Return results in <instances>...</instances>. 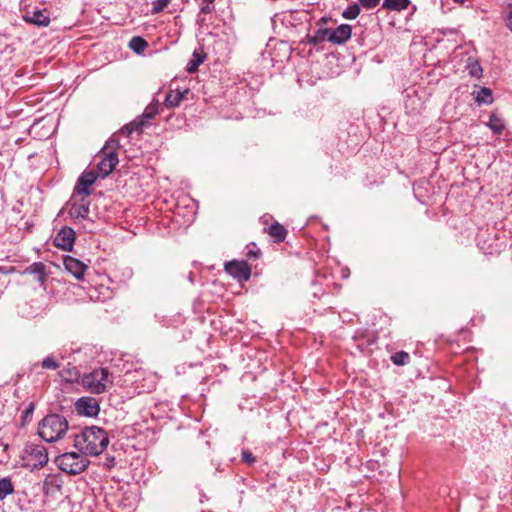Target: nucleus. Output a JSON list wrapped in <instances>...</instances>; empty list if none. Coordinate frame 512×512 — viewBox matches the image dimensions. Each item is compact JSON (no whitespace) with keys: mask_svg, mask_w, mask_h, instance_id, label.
<instances>
[{"mask_svg":"<svg viewBox=\"0 0 512 512\" xmlns=\"http://www.w3.org/2000/svg\"><path fill=\"white\" fill-rule=\"evenodd\" d=\"M42 367L44 369H52L55 370L59 367V363L53 357H46L42 361Z\"/></svg>","mask_w":512,"mask_h":512,"instance_id":"obj_31","label":"nucleus"},{"mask_svg":"<svg viewBox=\"0 0 512 512\" xmlns=\"http://www.w3.org/2000/svg\"><path fill=\"white\" fill-rule=\"evenodd\" d=\"M107 432L97 426L86 427L74 436V447L85 456H98L107 448Z\"/></svg>","mask_w":512,"mask_h":512,"instance_id":"obj_1","label":"nucleus"},{"mask_svg":"<svg viewBox=\"0 0 512 512\" xmlns=\"http://www.w3.org/2000/svg\"><path fill=\"white\" fill-rule=\"evenodd\" d=\"M90 200L88 196L73 194L69 203L68 214L74 220H83L88 217L90 211Z\"/></svg>","mask_w":512,"mask_h":512,"instance_id":"obj_6","label":"nucleus"},{"mask_svg":"<svg viewBox=\"0 0 512 512\" xmlns=\"http://www.w3.org/2000/svg\"><path fill=\"white\" fill-rule=\"evenodd\" d=\"M268 233L275 239V241L280 242L285 239L287 231L284 226L276 222L270 225Z\"/></svg>","mask_w":512,"mask_h":512,"instance_id":"obj_20","label":"nucleus"},{"mask_svg":"<svg viewBox=\"0 0 512 512\" xmlns=\"http://www.w3.org/2000/svg\"><path fill=\"white\" fill-rule=\"evenodd\" d=\"M170 3V0H154L152 2V14H158L163 11Z\"/></svg>","mask_w":512,"mask_h":512,"instance_id":"obj_30","label":"nucleus"},{"mask_svg":"<svg viewBox=\"0 0 512 512\" xmlns=\"http://www.w3.org/2000/svg\"><path fill=\"white\" fill-rule=\"evenodd\" d=\"M475 101L481 104H491L493 102L492 91L489 88H480L475 95Z\"/></svg>","mask_w":512,"mask_h":512,"instance_id":"obj_22","label":"nucleus"},{"mask_svg":"<svg viewBox=\"0 0 512 512\" xmlns=\"http://www.w3.org/2000/svg\"><path fill=\"white\" fill-rule=\"evenodd\" d=\"M120 146L119 141L117 139V135L114 134L107 142L106 145L102 148V152L114 151L118 149Z\"/></svg>","mask_w":512,"mask_h":512,"instance_id":"obj_29","label":"nucleus"},{"mask_svg":"<svg viewBox=\"0 0 512 512\" xmlns=\"http://www.w3.org/2000/svg\"><path fill=\"white\" fill-rule=\"evenodd\" d=\"M65 269L71 273L76 279H83L87 266L80 260L66 256L63 260Z\"/></svg>","mask_w":512,"mask_h":512,"instance_id":"obj_13","label":"nucleus"},{"mask_svg":"<svg viewBox=\"0 0 512 512\" xmlns=\"http://www.w3.org/2000/svg\"><path fill=\"white\" fill-rule=\"evenodd\" d=\"M213 2H214V0H203L202 6H201V12L205 13V14L211 13L214 9Z\"/></svg>","mask_w":512,"mask_h":512,"instance_id":"obj_33","label":"nucleus"},{"mask_svg":"<svg viewBox=\"0 0 512 512\" xmlns=\"http://www.w3.org/2000/svg\"><path fill=\"white\" fill-rule=\"evenodd\" d=\"M26 20L38 26L46 27L50 23V19L45 10H34L31 15L26 17Z\"/></svg>","mask_w":512,"mask_h":512,"instance_id":"obj_16","label":"nucleus"},{"mask_svg":"<svg viewBox=\"0 0 512 512\" xmlns=\"http://www.w3.org/2000/svg\"><path fill=\"white\" fill-rule=\"evenodd\" d=\"M58 467L71 475H77L85 471L90 461L82 453L67 452L56 458Z\"/></svg>","mask_w":512,"mask_h":512,"instance_id":"obj_4","label":"nucleus"},{"mask_svg":"<svg viewBox=\"0 0 512 512\" xmlns=\"http://www.w3.org/2000/svg\"><path fill=\"white\" fill-rule=\"evenodd\" d=\"M189 91L186 89L183 92L178 90H170L165 97L164 104L168 108H174L179 106L181 101L184 98V95L187 94Z\"/></svg>","mask_w":512,"mask_h":512,"instance_id":"obj_15","label":"nucleus"},{"mask_svg":"<svg viewBox=\"0 0 512 512\" xmlns=\"http://www.w3.org/2000/svg\"><path fill=\"white\" fill-rule=\"evenodd\" d=\"M488 126L493 131V133L501 134L502 131L505 129V122L500 116L492 114L490 116Z\"/></svg>","mask_w":512,"mask_h":512,"instance_id":"obj_24","label":"nucleus"},{"mask_svg":"<svg viewBox=\"0 0 512 512\" xmlns=\"http://www.w3.org/2000/svg\"><path fill=\"white\" fill-rule=\"evenodd\" d=\"M410 356L405 351L396 352L391 356V361L397 366L405 365L409 362Z\"/></svg>","mask_w":512,"mask_h":512,"instance_id":"obj_26","label":"nucleus"},{"mask_svg":"<svg viewBox=\"0 0 512 512\" xmlns=\"http://www.w3.org/2000/svg\"><path fill=\"white\" fill-rule=\"evenodd\" d=\"M456 3H459V4H464L465 2H467L468 0H454Z\"/></svg>","mask_w":512,"mask_h":512,"instance_id":"obj_40","label":"nucleus"},{"mask_svg":"<svg viewBox=\"0 0 512 512\" xmlns=\"http://www.w3.org/2000/svg\"><path fill=\"white\" fill-rule=\"evenodd\" d=\"M359 2L363 7L371 9L376 7L380 0H359Z\"/></svg>","mask_w":512,"mask_h":512,"instance_id":"obj_36","label":"nucleus"},{"mask_svg":"<svg viewBox=\"0 0 512 512\" xmlns=\"http://www.w3.org/2000/svg\"><path fill=\"white\" fill-rule=\"evenodd\" d=\"M225 271L238 281H248L251 276V268L245 261H229L225 264Z\"/></svg>","mask_w":512,"mask_h":512,"instance_id":"obj_7","label":"nucleus"},{"mask_svg":"<svg viewBox=\"0 0 512 512\" xmlns=\"http://www.w3.org/2000/svg\"><path fill=\"white\" fill-rule=\"evenodd\" d=\"M144 126L143 120H134L125 126H123L119 131L118 134L125 135L129 137L134 131H141L142 127Z\"/></svg>","mask_w":512,"mask_h":512,"instance_id":"obj_21","label":"nucleus"},{"mask_svg":"<svg viewBox=\"0 0 512 512\" xmlns=\"http://www.w3.org/2000/svg\"><path fill=\"white\" fill-rule=\"evenodd\" d=\"M469 73L473 77H480L482 74V68L478 62L474 61L469 64Z\"/></svg>","mask_w":512,"mask_h":512,"instance_id":"obj_32","label":"nucleus"},{"mask_svg":"<svg viewBox=\"0 0 512 512\" xmlns=\"http://www.w3.org/2000/svg\"><path fill=\"white\" fill-rule=\"evenodd\" d=\"M506 24H507V27L512 32V5H510V7H509V13L506 17Z\"/></svg>","mask_w":512,"mask_h":512,"instance_id":"obj_37","label":"nucleus"},{"mask_svg":"<svg viewBox=\"0 0 512 512\" xmlns=\"http://www.w3.org/2000/svg\"><path fill=\"white\" fill-rule=\"evenodd\" d=\"M158 113V109L156 105H149L145 108L142 116L138 120H143L144 124L154 118V116Z\"/></svg>","mask_w":512,"mask_h":512,"instance_id":"obj_28","label":"nucleus"},{"mask_svg":"<svg viewBox=\"0 0 512 512\" xmlns=\"http://www.w3.org/2000/svg\"><path fill=\"white\" fill-rule=\"evenodd\" d=\"M248 256L251 257V256H254V257H257L258 256V253H254V252H249L248 253Z\"/></svg>","mask_w":512,"mask_h":512,"instance_id":"obj_39","label":"nucleus"},{"mask_svg":"<svg viewBox=\"0 0 512 512\" xmlns=\"http://www.w3.org/2000/svg\"><path fill=\"white\" fill-rule=\"evenodd\" d=\"M352 33V27L348 24H341L336 29H330L328 41L332 44L341 45L347 42Z\"/></svg>","mask_w":512,"mask_h":512,"instance_id":"obj_12","label":"nucleus"},{"mask_svg":"<svg viewBox=\"0 0 512 512\" xmlns=\"http://www.w3.org/2000/svg\"><path fill=\"white\" fill-rule=\"evenodd\" d=\"M112 377L107 368H96L91 372L83 374L81 385L94 394L104 393L108 386L112 384Z\"/></svg>","mask_w":512,"mask_h":512,"instance_id":"obj_3","label":"nucleus"},{"mask_svg":"<svg viewBox=\"0 0 512 512\" xmlns=\"http://www.w3.org/2000/svg\"><path fill=\"white\" fill-rule=\"evenodd\" d=\"M242 460L245 463L250 464V465L253 464L256 461V459L253 456V454L250 451H248V450L242 451Z\"/></svg>","mask_w":512,"mask_h":512,"instance_id":"obj_35","label":"nucleus"},{"mask_svg":"<svg viewBox=\"0 0 512 512\" xmlns=\"http://www.w3.org/2000/svg\"><path fill=\"white\" fill-rule=\"evenodd\" d=\"M409 0H384L383 7L389 10L402 11L408 8Z\"/></svg>","mask_w":512,"mask_h":512,"instance_id":"obj_23","label":"nucleus"},{"mask_svg":"<svg viewBox=\"0 0 512 512\" xmlns=\"http://www.w3.org/2000/svg\"><path fill=\"white\" fill-rule=\"evenodd\" d=\"M34 409H35L34 403L33 402L29 403L28 406L23 411L22 418L25 421L28 420L29 418H31L33 415Z\"/></svg>","mask_w":512,"mask_h":512,"instance_id":"obj_34","label":"nucleus"},{"mask_svg":"<svg viewBox=\"0 0 512 512\" xmlns=\"http://www.w3.org/2000/svg\"><path fill=\"white\" fill-rule=\"evenodd\" d=\"M104 157L97 164L96 174L102 178L107 177L118 164V155L114 151L103 152Z\"/></svg>","mask_w":512,"mask_h":512,"instance_id":"obj_9","label":"nucleus"},{"mask_svg":"<svg viewBox=\"0 0 512 512\" xmlns=\"http://www.w3.org/2000/svg\"><path fill=\"white\" fill-rule=\"evenodd\" d=\"M69 429L67 419L60 414L46 415L38 424V435L46 442L61 440Z\"/></svg>","mask_w":512,"mask_h":512,"instance_id":"obj_2","label":"nucleus"},{"mask_svg":"<svg viewBox=\"0 0 512 512\" xmlns=\"http://www.w3.org/2000/svg\"><path fill=\"white\" fill-rule=\"evenodd\" d=\"M326 23H327V18H326V17H322V18L319 20V22H318V24H326Z\"/></svg>","mask_w":512,"mask_h":512,"instance_id":"obj_38","label":"nucleus"},{"mask_svg":"<svg viewBox=\"0 0 512 512\" xmlns=\"http://www.w3.org/2000/svg\"><path fill=\"white\" fill-rule=\"evenodd\" d=\"M14 493V484L10 477L0 478V500Z\"/></svg>","mask_w":512,"mask_h":512,"instance_id":"obj_19","label":"nucleus"},{"mask_svg":"<svg viewBox=\"0 0 512 512\" xmlns=\"http://www.w3.org/2000/svg\"><path fill=\"white\" fill-rule=\"evenodd\" d=\"M75 409L80 415L95 417L99 414L100 405L96 398L84 396L76 401Z\"/></svg>","mask_w":512,"mask_h":512,"instance_id":"obj_8","label":"nucleus"},{"mask_svg":"<svg viewBox=\"0 0 512 512\" xmlns=\"http://www.w3.org/2000/svg\"><path fill=\"white\" fill-rule=\"evenodd\" d=\"M360 13V7L358 4L348 6L342 13L345 19H355Z\"/></svg>","mask_w":512,"mask_h":512,"instance_id":"obj_27","label":"nucleus"},{"mask_svg":"<svg viewBox=\"0 0 512 512\" xmlns=\"http://www.w3.org/2000/svg\"><path fill=\"white\" fill-rule=\"evenodd\" d=\"M75 241V232L70 227L62 228L54 238V244L63 249L71 250Z\"/></svg>","mask_w":512,"mask_h":512,"instance_id":"obj_11","label":"nucleus"},{"mask_svg":"<svg viewBox=\"0 0 512 512\" xmlns=\"http://www.w3.org/2000/svg\"><path fill=\"white\" fill-rule=\"evenodd\" d=\"M147 46V42L139 36L133 37L129 42V47L137 54L143 53Z\"/></svg>","mask_w":512,"mask_h":512,"instance_id":"obj_25","label":"nucleus"},{"mask_svg":"<svg viewBox=\"0 0 512 512\" xmlns=\"http://www.w3.org/2000/svg\"><path fill=\"white\" fill-rule=\"evenodd\" d=\"M24 274L34 275L35 279L42 284L47 276L46 266L42 262H35L24 270Z\"/></svg>","mask_w":512,"mask_h":512,"instance_id":"obj_14","label":"nucleus"},{"mask_svg":"<svg viewBox=\"0 0 512 512\" xmlns=\"http://www.w3.org/2000/svg\"><path fill=\"white\" fill-rule=\"evenodd\" d=\"M328 37H330V29L320 28L314 35H307L306 39L308 44L316 46L325 40H328Z\"/></svg>","mask_w":512,"mask_h":512,"instance_id":"obj_17","label":"nucleus"},{"mask_svg":"<svg viewBox=\"0 0 512 512\" xmlns=\"http://www.w3.org/2000/svg\"><path fill=\"white\" fill-rule=\"evenodd\" d=\"M27 465L35 468H42L48 462L47 449L41 444L29 443L24 450Z\"/></svg>","mask_w":512,"mask_h":512,"instance_id":"obj_5","label":"nucleus"},{"mask_svg":"<svg viewBox=\"0 0 512 512\" xmlns=\"http://www.w3.org/2000/svg\"><path fill=\"white\" fill-rule=\"evenodd\" d=\"M99 176L94 171L84 172L78 179L74 193L78 196H90L91 186L95 183Z\"/></svg>","mask_w":512,"mask_h":512,"instance_id":"obj_10","label":"nucleus"},{"mask_svg":"<svg viewBox=\"0 0 512 512\" xmlns=\"http://www.w3.org/2000/svg\"><path fill=\"white\" fill-rule=\"evenodd\" d=\"M206 55L203 52L194 51L191 60L187 64L186 70L189 73H194L198 70L199 66L204 62Z\"/></svg>","mask_w":512,"mask_h":512,"instance_id":"obj_18","label":"nucleus"}]
</instances>
